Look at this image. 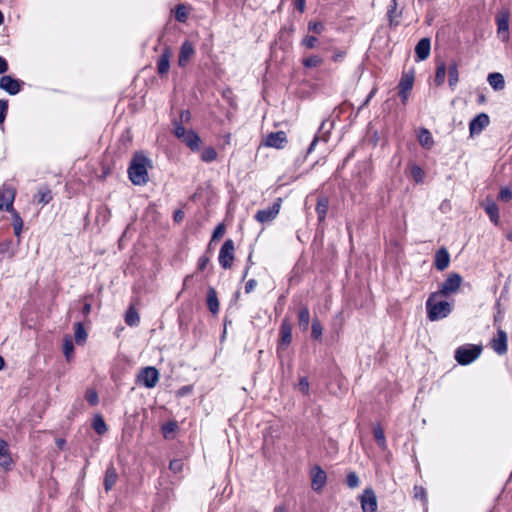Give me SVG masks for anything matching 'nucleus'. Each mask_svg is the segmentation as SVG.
I'll return each instance as SVG.
<instances>
[{
  "mask_svg": "<svg viewBox=\"0 0 512 512\" xmlns=\"http://www.w3.org/2000/svg\"><path fill=\"white\" fill-rule=\"evenodd\" d=\"M414 491H415V494H414L415 498H419L422 501H426V492L422 487L415 486Z\"/></svg>",
  "mask_w": 512,
  "mask_h": 512,
  "instance_id": "56",
  "label": "nucleus"
},
{
  "mask_svg": "<svg viewBox=\"0 0 512 512\" xmlns=\"http://www.w3.org/2000/svg\"><path fill=\"white\" fill-rule=\"evenodd\" d=\"M195 50L191 42L185 41L180 48L179 57H178V65L181 67H185L192 56L194 55Z\"/></svg>",
  "mask_w": 512,
  "mask_h": 512,
  "instance_id": "17",
  "label": "nucleus"
},
{
  "mask_svg": "<svg viewBox=\"0 0 512 512\" xmlns=\"http://www.w3.org/2000/svg\"><path fill=\"white\" fill-rule=\"evenodd\" d=\"M499 199L505 202H508L512 199V191L511 189L505 187L500 190Z\"/></svg>",
  "mask_w": 512,
  "mask_h": 512,
  "instance_id": "51",
  "label": "nucleus"
},
{
  "mask_svg": "<svg viewBox=\"0 0 512 512\" xmlns=\"http://www.w3.org/2000/svg\"><path fill=\"white\" fill-rule=\"evenodd\" d=\"M13 463L7 442L0 439V467L9 471L12 469Z\"/></svg>",
  "mask_w": 512,
  "mask_h": 512,
  "instance_id": "15",
  "label": "nucleus"
},
{
  "mask_svg": "<svg viewBox=\"0 0 512 512\" xmlns=\"http://www.w3.org/2000/svg\"><path fill=\"white\" fill-rule=\"evenodd\" d=\"M209 262V258L206 256H201L198 260V269L200 271L204 270Z\"/></svg>",
  "mask_w": 512,
  "mask_h": 512,
  "instance_id": "57",
  "label": "nucleus"
},
{
  "mask_svg": "<svg viewBox=\"0 0 512 512\" xmlns=\"http://www.w3.org/2000/svg\"><path fill=\"white\" fill-rule=\"evenodd\" d=\"M430 40L428 38H422L415 47V54L419 61L427 59L430 55Z\"/></svg>",
  "mask_w": 512,
  "mask_h": 512,
  "instance_id": "19",
  "label": "nucleus"
},
{
  "mask_svg": "<svg viewBox=\"0 0 512 512\" xmlns=\"http://www.w3.org/2000/svg\"><path fill=\"white\" fill-rule=\"evenodd\" d=\"M93 428L99 435H102L107 431V426L101 416H96L94 418Z\"/></svg>",
  "mask_w": 512,
  "mask_h": 512,
  "instance_id": "42",
  "label": "nucleus"
},
{
  "mask_svg": "<svg viewBox=\"0 0 512 512\" xmlns=\"http://www.w3.org/2000/svg\"><path fill=\"white\" fill-rule=\"evenodd\" d=\"M177 429H178V425L176 422H173V421L168 422L165 425H163V427H162L163 436L166 439L172 438L173 434L176 432Z\"/></svg>",
  "mask_w": 512,
  "mask_h": 512,
  "instance_id": "38",
  "label": "nucleus"
},
{
  "mask_svg": "<svg viewBox=\"0 0 512 512\" xmlns=\"http://www.w3.org/2000/svg\"><path fill=\"white\" fill-rule=\"evenodd\" d=\"M329 208V199L326 196H321L318 198L317 206H316V213L319 222H322L325 220L327 212Z\"/></svg>",
  "mask_w": 512,
  "mask_h": 512,
  "instance_id": "24",
  "label": "nucleus"
},
{
  "mask_svg": "<svg viewBox=\"0 0 512 512\" xmlns=\"http://www.w3.org/2000/svg\"><path fill=\"white\" fill-rule=\"evenodd\" d=\"M346 484L349 488H357L360 485V479L355 472H350L347 474Z\"/></svg>",
  "mask_w": 512,
  "mask_h": 512,
  "instance_id": "44",
  "label": "nucleus"
},
{
  "mask_svg": "<svg viewBox=\"0 0 512 512\" xmlns=\"http://www.w3.org/2000/svg\"><path fill=\"white\" fill-rule=\"evenodd\" d=\"M125 322L129 326H137L140 322V317L135 308L130 307L125 315Z\"/></svg>",
  "mask_w": 512,
  "mask_h": 512,
  "instance_id": "32",
  "label": "nucleus"
},
{
  "mask_svg": "<svg viewBox=\"0 0 512 512\" xmlns=\"http://www.w3.org/2000/svg\"><path fill=\"white\" fill-rule=\"evenodd\" d=\"M0 254L7 255L9 258H12L15 255V251L12 247V240L6 239L0 241Z\"/></svg>",
  "mask_w": 512,
  "mask_h": 512,
  "instance_id": "35",
  "label": "nucleus"
},
{
  "mask_svg": "<svg viewBox=\"0 0 512 512\" xmlns=\"http://www.w3.org/2000/svg\"><path fill=\"white\" fill-rule=\"evenodd\" d=\"M207 305L212 314H217L219 311V301L214 288H209L207 293Z\"/></svg>",
  "mask_w": 512,
  "mask_h": 512,
  "instance_id": "28",
  "label": "nucleus"
},
{
  "mask_svg": "<svg viewBox=\"0 0 512 512\" xmlns=\"http://www.w3.org/2000/svg\"><path fill=\"white\" fill-rule=\"evenodd\" d=\"M440 296L439 292H433L426 301L427 317L430 321L446 318L452 311L449 302L438 300Z\"/></svg>",
  "mask_w": 512,
  "mask_h": 512,
  "instance_id": "2",
  "label": "nucleus"
},
{
  "mask_svg": "<svg viewBox=\"0 0 512 512\" xmlns=\"http://www.w3.org/2000/svg\"><path fill=\"white\" fill-rule=\"evenodd\" d=\"M497 33L503 42L509 40V12L502 11L497 16Z\"/></svg>",
  "mask_w": 512,
  "mask_h": 512,
  "instance_id": "13",
  "label": "nucleus"
},
{
  "mask_svg": "<svg viewBox=\"0 0 512 512\" xmlns=\"http://www.w3.org/2000/svg\"><path fill=\"white\" fill-rule=\"evenodd\" d=\"M491 346L493 350L499 354L503 355L507 352V334L505 331L499 329L497 333V337L493 338L491 341Z\"/></svg>",
  "mask_w": 512,
  "mask_h": 512,
  "instance_id": "16",
  "label": "nucleus"
},
{
  "mask_svg": "<svg viewBox=\"0 0 512 512\" xmlns=\"http://www.w3.org/2000/svg\"><path fill=\"white\" fill-rule=\"evenodd\" d=\"M86 399L91 405L98 404V394L95 390H88L86 393Z\"/></svg>",
  "mask_w": 512,
  "mask_h": 512,
  "instance_id": "54",
  "label": "nucleus"
},
{
  "mask_svg": "<svg viewBox=\"0 0 512 512\" xmlns=\"http://www.w3.org/2000/svg\"><path fill=\"white\" fill-rule=\"evenodd\" d=\"M118 479V474L116 469L111 465L107 468L105 479H104V487L106 491L111 490L116 484Z\"/></svg>",
  "mask_w": 512,
  "mask_h": 512,
  "instance_id": "26",
  "label": "nucleus"
},
{
  "mask_svg": "<svg viewBox=\"0 0 512 512\" xmlns=\"http://www.w3.org/2000/svg\"><path fill=\"white\" fill-rule=\"evenodd\" d=\"M445 77H446V65H445V63L442 62L437 66V69H436V74H435V78H434L435 84L437 86H441L445 81Z\"/></svg>",
  "mask_w": 512,
  "mask_h": 512,
  "instance_id": "36",
  "label": "nucleus"
},
{
  "mask_svg": "<svg viewBox=\"0 0 512 512\" xmlns=\"http://www.w3.org/2000/svg\"><path fill=\"white\" fill-rule=\"evenodd\" d=\"M7 70H8V63L3 57L0 56V74L7 72Z\"/></svg>",
  "mask_w": 512,
  "mask_h": 512,
  "instance_id": "60",
  "label": "nucleus"
},
{
  "mask_svg": "<svg viewBox=\"0 0 512 512\" xmlns=\"http://www.w3.org/2000/svg\"><path fill=\"white\" fill-rule=\"evenodd\" d=\"M182 141L192 150L196 151L200 146V137L192 130H188V133L182 138Z\"/></svg>",
  "mask_w": 512,
  "mask_h": 512,
  "instance_id": "25",
  "label": "nucleus"
},
{
  "mask_svg": "<svg viewBox=\"0 0 512 512\" xmlns=\"http://www.w3.org/2000/svg\"><path fill=\"white\" fill-rule=\"evenodd\" d=\"M225 232V228H224V225L222 224H219L216 229L214 230V233H213V239H216V238H219L221 237Z\"/></svg>",
  "mask_w": 512,
  "mask_h": 512,
  "instance_id": "58",
  "label": "nucleus"
},
{
  "mask_svg": "<svg viewBox=\"0 0 512 512\" xmlns=\"http://www.w3.org/2000/svg\"><path fill=\"white\" fill-rule=\"evenodd\" d=\"M418 141L420 145L425 149H430L434 144L433 137L430 131L426 128H421L419 130Z\"/></svg>",
  "mask_w": 512,
  "mask_h": 512,
  "instance_id": "27",
  "label": "nucleus"
},
{
  "mask_svg": "<svg viewBox=\"0 0 512 512\" xmlns=\"http://www.w3.org/2000/svg\"><path fill=\"white\" fill-rule=\"evenodd\" d=\"M361 508L363 512H376L377 511V498L371 488L364 490L360 496Z\"/></svg>",
  "mask_w": 512,
  "mask_h": 512,
  "instance_id": "8",
  "label": "nucleus"
},
{
  "mask_svg": "<svg viewBox=\"0 0 512 512\" xmlns=\"http://www.w3.org/2000/svg\"><path fill=\"white\" fill-rule=\"evenodd\" d=\"M344 56H345L344 52L337 51V52L334 53L332 59H333L334 62H338V61L342 60L344 58Z\"/></svg>",
  "mask_w": 512,
  "mask_h": 512,
  "instance_id": "62",
  "label": "nucleus"
},
{
  "mask_svg": "<svg viewBox=\"0 0 512 512\" xmlns=\"http://www.w3.org/2000/svg\"><path fill=\"white\" fill-rule=\"evenodd\" d=\"M482 351L480 345H464L457 348L455 352V359L461 365H468L476 360Z\"/></svg>",
  "mask_w": 512,
  "mask_h": 512,
  "instance_id": "3",
  "label": "nucleus"
},
{
  "mask_svg": "<svg viewBox=\"0 0 512 512\" xmlns=\"http://www.w3.org/2000/svg\"><path fill=\"white\" fill-rule=\"evenodd\" d=\"M411 176L417 183H421L424 179V171L417 165L412 166Z\"/></svg>",
  "mask_w": 512,
  "mask_h": 512,
  "instance_id": "47",
  "label": "nucleus"
},
{
  "mask_svg": "<svg viewBox=\"0 0 512 512\" xmlns=\"http://www.w3.org/2000/svg\"><path fill=\"white\" fill-rule=\"evenodd\" d=\"M487 81L495 91H501L505 88V79L501 73H490L487 77Z\"/></svg>",
  "mask_w": 512,
  "mask_h": 512,
  "instance_id": "22",
  "label": "nucleus"
},
{
  "mask_svg": "<svg viewBox=\"0 0 512 512\" xmlns=\"http://www.w3.org/2000/svg\"><path fill=\"white\" fill-rule=\"evenodd\" d=\"M189 119H190V112L187 110L182 111L180 114V120L182 122H184V121L187 122V121H189Z\"/></svg>",
  "mask_w": 512,
  "mask_h": 512,
  "instance_id": "64",
  "label": "nucleus"
},
{
  "mask_svg": "<svg viewBox=\"0 0 512 512\" xmlns=\"http://www.w3.org/2000/svg\"><path fill=\"white\" fill-rule=\"evenodd\" d=\"M461 282V276L459 274L453 273L449 275V277L442 283L438 292L442 296H448L459 289Z\"/></svg>",
  "mask_w": 512,
  "mask_h": 512,
  "instance_id": "6",
  "label": "nucleus"
},
{
  "mask_svg": "<svg viewBox=\"0 0 512 512\" xmlns=\"http://www.w3.org/2000/svg\"><path fill=\"white\" fill-rule=\"evenodd\" d=\"M169 468L171 471H173L174 473H179L182 471V468H183V463L181 460H178V459H174L170 462L169 464Z\"/></svg>",
  "mask_w": 512,
  "mask_h": 512,
  "instance_id": "53",
  "label": "nucleus"
},
{
  "mask_svg": "<svg viewBox=\"0 0 512 512\" xmlns=\"http://www.w3.org/2000/svg\"><path fill=\"white\" fill-rule=\"evenodd\" d=\"M326 478V473L320 467H316L312 475L313 489L320 490L325 485Z\"/></svg>",
  "mask_w": 512,
  "mask_h": 512,
  "instance_id": "23",
  "label": "nucleus"
},
{
  "mask_svg": "<svg viewBox=\"0 0 512 512\" xmlns=\"http://www.w3.org/2000/svg\"><path fill=\"white\" fill-rule=\"evenodd\" d=\"M280 207L281 199H277V201L271 207L259 210L255 215V219L260 223L271 222L279 214Z\"/></svg>",
  "mask_w": 512,
  "mask_h": 512,
  "instance_id": "7",
  "label": "nucleus"
},
{
  "mask_svg": "<svg viewBox=\"0 0 512 512\" xmlns=\"http://www.w3.org/2000/svg\"><path fill=\"white\" fill-rule=\"evenodd\" d=\"M35 199L40 204H47L52 199L51 192L48 189H41L35 196Z\"/></svg>",
  "mask_w": 512,
  "mask_h": 512,
  "instance_id": "40",
  "label": "nucleus"
},
{
  "mask_svg": "<svg viewBox=\"0 0 512 512\" xmlns=\"http://www.w3.org/2000/svg\"><path fill=\"white\" fill-rule=\"evenodd\" d=\"M295 6L300 12H303L305 9V0H295Z\"/></svg>",
  "mask_w": 512,
  "mask_h": 512,
  "instance_id": "63",
  "label": "nucleus"
},
{
  "mask_svg": "<svg viewBox=\"0 0 512 512\" xmlns=\"http://www.w3.org/2000/svg\"><path fill=\"white\" fill-rule=\"evenodd\" d=\"M414 84V75L411 72L403 73L400 79L398 88H399V96L402 99L403 103H406L408 99V94L413 88Z\"/></svg>",
  "mask_w": 512,
  "mask_h": 512,
  "instance_id": "11",
  "label": "nucleus"
},
{
  "mask_svg": "<svg viewBox=\"0 0 512 512\" xmlns=\"http://www.w3.org/2000/svg\"><path fill=\"white\" fill-rule=\"evenodd\" d=\"M171 55H172L171 49L169 47H166L164 49L163 53L161 54V56L159 57V60L157 63V68H158V73L160 75H164V74L168 73L169 67H170Z\"/></svg>",
  "mask_w": 512,
  "mask_h": 512,
  "instance_id": "18",
  "label": "nucleus"
},
{
  "mask_svg": "<svg viewBox=\"0 0 512 512\" xmlns=\"http://www.w3.org/2000/svg\"><path fill=\"white\" fill-rule=\"evenodd\" d=\"M23 82L5 75L0 78V88L9 93L10 95H16L21 91Z\"/></svg>",
  "mask_w": 512,
  "mask_h": 512,
  "instance_id": "10",
  "label": "nucleus"
},
{
  "mask_svg": "<svg viewBox=\"0 0 512 512\" xmlns=\"http://www.w3.org/2000/svg\"><path fill=\"white\" fill-rule=\"evenodd\" d=\"M13 212V228L16 236H20L23 228V221L16 211Z\"/></svg>",
  "mask_w": 512,
  "mask_h": 512,
  "instance_id": "43",
  "label": "nucleus"
},
{
  "mask_svg": "<svg viewBox=\"0 0 512 512\" xmlns=\"http://www.w3.org/2000/svg\"><path fill=\"white\" fill-rule=\"evenodd\" d=\"M63 353L67 361L72 359L74 353V345L69 335H66L63 339Z\"/></svg>",
  "mask_w": 512,
  "mask_h": 512,
  "instance_id": "33",
  "label": "nucleus"
},
{
  "mask_svg": "<svg viewBox=\"0 0 512 512\" xmlns=\"http://www.w3.org/2000/svg\"><path fill=\"white\" fill-rule=\"evenodd\" d=\"M8 111V101L1 99L0 100V125L3 124Z\"/></svg>",
  "mask_w": 512,
  "mask_h": 512,
  "instance_id": "50",
  "label": "nucleus"
},
{
  "mask_svg": "<svg viewBox=\"0 0 512 512\" xmlns=\"http://www.w3.org/2000/svg\"><path fill=\"white\" fill-rule=\"evenodd\" d=\"M174 124V134L178 139L182 140V138L188 133V130H186L182 125L178 124L177 122H175Z\"/></svg>",
  "mask_w": 512,
  "mask_h": 512,
  "instance_id": "55",
  "label": "nucleus"
},
{
  "mask_svg": "<svg viewBox=\"0 0 512 512\" xmlns=\"http://www.w3.org/2000/svg\"><path fill=\"white\" fill-rule=\"evenodd\" d=\"M323 59L318 55H312L303 60V65L307 68H315L322 64Z\"/></svg>",
  "mask_w": 512,
  "mask_h": 512,
  "instance_id": "41",
  "label": "nucleus"
},
{
  "mask_svg": "<svg viewBox=\"0 0 512 512\" xmlns=\"http://www.w3.org/2000/svg\"><path fill=\"white\" fill-rule=\"evenodd\" d=\"M151 167L150 160L142 153H136L130 163L128 174L134 185H145L148 180V168Z\"/></svg>",
  "mask_w": 512,
  "mask_h": 512,
  "instance_id": "1",
  "label": "nucleus"
},
{
  "mask_svg": "<svg viewBox=\"0 0 512 512\" xmlns=\"http://www.w3.org/2000/svg\"><path fill=\"white\" fill-rule=\"evenodd\" d=\"M188 17V11L187 8L184 5H178L175 10V18L179 22H185Z\"/></svg>",
  "mask_w": 512,
  "mask_h": 512,
  "instance_id": "45",
  "label": "nucleus"
},
{
  "mask_svg": "<svg viewBox=\"0 0 512 512\" xmlns=\"http://www.w3.org/2000/svg\"><path fill=\"white\" fill-rule=\"evenodd\" d=\"M373 434L379 447L384 449L386 447V439L382 427L379 425L375 426L373 429Z\"/></svg>",
  "mask_w": 512,
  "mask_h": 512,
  "instance_id": "37",
  "label": "nucleus"
},
{
  "mask_svg": "<svg viewBox=\"0 0 512 512\" xmlns=\"http://www.w3.org/2000/svg\"><path fill=\"white\" fill-rule=\"evenodd\" d=\"M448 75H449V86L451 89H454L459 81V72H458V66L457 63L453 62L450 64L448 69Z\"/></svg>",
  "mask_w": 512,
  "mask_h": 512,
  "instance_id": "31",
  "label": "nucleus"
},
{
  "mask_svg": "<svg viewBox=\"0 0 512 512\" xmlns=\"http://www.w3.org/2000/svg\"><path fill=\"white\" fill-rule=\"evenodd\" d=\"M74 338L77 344H84L87 339V333L82 325V323L78 322L75 324V333Z\"/></svg>",
  "mask_w": 512,
  "mask_h": 512,
  "instance_id": "34",
  "label": "nucleus"
},
{
  "mask_svg": "<svg viewBox=\"0 0 512 512\" xmlns=\"http://www.w3.org/2000/svg\"><path fill=\"white\" fill-rule=\"evenodd\" d=\"M322 326L318 320H314L312 323V337L319 339L322 336Z\"/></svg>",
  "mask_w": 512,
  "mask_h": 512,
  "instance_id": "49",
  "label": "nucleus"
},
{
  "mask_svg": "<svg viewBox=\"0 0 512 512\" xmlns=\"http://www.w3.org/2000/svg\"><path fill=\"white\" fill-rule=\"evenodd\" d=\"M184 219V212L182 210H176L174 212L175 222H181Z\"/></svg>",
  "mask_w": 512,
  "mask_h": 512,
  "instance_id": "61",
  "label": "nucleus"
},
{
  "mask_svg": "<svg viewBox=\"0 0 512 512\" xmlns=\"http://www.w3.org/2000/svg\"><path fill=\"white\" fill-rule=\"evenodd\" d=\"M159 377H160L159 371L155 367L148 366V367L143 368L139 372V374L137 376V381L139 384L143 385L144 387L151 389L157 385V383L159 381Z\"/></svg>",
  "mask_w": 512,
  "mask_h": 512,
  "instance_id": "4",
  "label": "nucleus"
},
{
  "mask_svg": "<svg viewBox=\"0 0 512 512\" xmlns=\"http://www.w3.org/2000/svg\"><path fill=\"white\" fill-rule=\"evenodd\" d=\"M217 158V152L213 147H206L201 152V159L204 162H212Z\"/></svg>",
  "mask_w": 512,
  "mask_h": 512,
  "instance_id": "39",
  "label": "nucleus"
},
{
  "mask_svg": "<svg viewBox=\"0 0 512 512\" xmlns=\"http://www.w3.org/2000/svg\"><path fill=\"white\" fill-rule=\"evenodd\" d=\"M287 143L286 133L283 131H277L269 133L263 141V144L267 147L276 149L284 148Z\"/></svg>",
  "mask_w": 512,
  "mask_h": 512,
  "instance_id": "12",
  "label": "nucleus"
},
{
  "mask_svg": "<svg viewBox=\"0 0 512 512\" xmlns=\"http://www.w3.org/2000/svg\"><path fill=\"white\" fill-rule=\"evenodd\" d=\"M309 388H310V385H309V381H308L307 377H301L299 379V383L297 384V390L300 393H302L303 395H308Z\"/></svg>",
  "mask_w": 512,
  "mask_h": 512,
  "instance_id": "46",
  "label": "nucleus"
},
{
  "mask_svg": "<svg viewBox=\"0 0 512 512\" xmlns=\"http://www.w3.org/2000/svg\"><path fill=\"white\" fill-rule=\"evenodd\" d=\"M489 122V116L485 113H480L469 124L470 134H480L482 130L489 125Z\"/></svg>",
  "mask_w": 512,
  "mask_h": 512,
  "instance_id": "14",
  "label": "nucleus"
},
{
  "mask_svg": "<svg viewBox=\"0 0 512 512\" xmlns=\"http://www.w3.org/2000/svg\"><path fill=\"white\" fill-rule=\"evenodd\" d=\"M15 199V190L9 186H3L0 189V210L8 212L14 211L13 202Z\"/></svg>",
  "mask_w": 512,
  "mask_h": 512,
  "instance_id": "9",
  "label": "nucleus"
},
{
  "mask_svg": "<svg viewBox=\"0 0 512 512\" xmlns=\"http://www.w3.org/2000/svg\"><path fill=\"white\" fill-rule=\"evenodd\" d=\"M234 242L231 239H227L219 252V263L224 269L231 268L234 261Z\"/></svg>",
  "mask_w": 512,
  "mask_h": 512,
  "instance_id": "5",
  "label": "nucleus"
},
{
  "mask_svg": "<svg viewBox=\"0 0 512 512\" xmlns=\"http://www.w3.org/2000/svg\"><path fill=\"white\" fill-rule=\"evenodd\" d=\"M450 262V256L445 248H441L435 255V266L438 270L443 271L446 269Z\"/></svg>",
  "mask_w": 512,
  "mask_h": 512,
  "instance_id": "20",
  "label": "nucleus"
},
{
  "mask_svg": "<svg viewBox=\"0 0 512 512\" xmlns=\"http://www.w3.org/2000/svg\"><path fill=\"white\" fill-rule=\"evenodd\" d=\"M308 30L316 34H321L324 30V25L321 22L310 21L308 24Z\"/></svg>",
  "mask_w": 512,
  "mask_h": 512,
  "instance_id": "48",
  "label": "nucleus"
},
{
  "mask_svg": "<svg viewBox=\"0 0 512 512\" xmlns=\"http://www.w3.org/2000/svg\"><path fill=\"white\" fill-rule=\"evenodd\" d=\"M292 340V327L287 320H284L280 327V344L279 346H286Z\"/></svg>",
  "mask_w": 512,
  "mask_h": 512,
  "instance_id": "21",
  "label": "nucleus"
},
{
  "mask_svg": "<svg viewBox=\"0 0 512 512\" xmlns=\"http://www.w3.org/2000/svg\"><path fill=\"white\" fill-rule=\"evenodd\" d=\"M256 285H257L256 280H254V279H250V280L246 283V285H245V292H246V293H250V292H252V291L254 290V288L256 287Z\"/></svg>",
  "mask_w": 512,
  "mask_h": 512,
  "instance_id": "59",
  "label": "nucleus"
},
{
  "mask_svg": "<svg viewBox=\"0 0 512 512\" xmlns=\"http://www.w3.org/2000/svg\"><path fill=\"white\" fill-rule=\"evenodd\" d=\"M317 38L314 36H307L302 40V45L308 49H312L316 46Z\"/></svg>",
  "mask_w": 512,
  "mask_h": 512,
  "instance_id": "52",
  "label": "nucleus"
},
{
  "mask_svg": "<svg viewBox=\"0 0 512 512\" xmlns=\"http://www.w3.org/2000/svg\"><path fill=\"white\" fill-rule=\"evenodd\" d=\"M299 327L303 331H307L310 321V312L307 307H302L298 313Z\"/></svg>",
  "mask_w": 512,
  "mask_h": 512,
  "instance_id": "30",
  "label": "nucleus"
},
{
  "mask_svg": "<svg viewBox=\"0 0 512 512\" xmlns=\"http://www.w3.org/2000/svg\"><path fill=\"white\" fill-rule=\"evenodd\" d=\"M484 209L490 220L497 225L499 223V211L497 205L493 201H487L484 204Z\"/></svg>",
  "mask_w": 512,
  "mask_h": 512,
  "instance_id": "29",
  "label": "nucleus"
}]
</instances>
